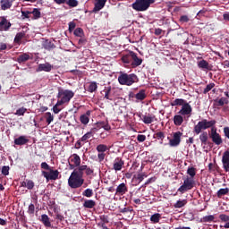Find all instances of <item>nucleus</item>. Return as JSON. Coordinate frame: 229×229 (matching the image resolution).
Here are the masks:
<instances>
[{
  "label": "nucleus",
  "instance_id": "f257e3e1",
  "mask_svg": "<svg viewBox=\"0 0 229 229\" xmlns=\"http://www.w3.org/2000/svg\"><path fill=\"white\" fill-rule=\"evenodd\" d=\"M41 169L45 170L42 171L41 174L47 182H49V180H58V176H60V172L58 170L53 169V166H50L47 163H41Z\"/></svg>",
  "mask_w": 229,
  "mask_h": 229
},
{
  "label": "nucleus",
  "instance_id": "f03ea898",
  "mask_svg": "<svg viewBox=\"0 0 229 229\" xmlns=\"http://www.w3.org/2000/svg\"><path fill=\"white\" fill-rule=\"evenodd\" d=\"M217 122L216 120H207L202 119L199 121L196 125H194L193 131L196 133V135H199L201 131H205V130H208L209 128H216V123Z\"/></svg>",
  "mask_w": 229,
  "mask_h": 229
},
{
  "label": "nucleus",
  "instance_id": "7ed1b4c3",
  "mask_svg": "<svg viewBox=\"0 0 229 229\" xmlns=\"http://www.w3.org/2000/svg\"><path fill=\"white\" fill-rule=\"evenodd\" d=\"M118 82L120 85H126L131 87L133 83H139V77L135 73H124L121 72L118 76Z\"/></svg>",
  "mask_w": 229,
  "mask_h": 229
},
{
  "label": "nucleus",
  "instance_id": "20e7f679",
  "mask_svg": "<svg viewBox=\"0 0 229 229\" xmlns=\"http://www.w3.org/2000/svg\"><path fill=\"white\" fill-rule=\"evenodd\" d=\"M74 98V93L71 89L60 88L57 94L58 105H69L71 99Z\"/></svg>",
  "mask_w": 229,
  "mask_h": 229
},
{
  "label": "nucleus",
  "instance_id": "39448f33",
  "mask_svg": "<svg viewBox=\"0 0 229 229\" xmlns=\"http://www.w3.org/2000/svg\"><path fill=\"white\" fill-rule=\"evenodd\" d=\"M154 3L155 0H136L132 4V8L136 10V12H146Z\"/></svg>",
  "mask_w": 229,
  "mask_h": 229
},
{
  "label": "nucleus",
  "instance_id": "423d86ee",
  "mask_svg": "<svg viewBox=\"0 0 229 229\" xmlns=\"http://www.w3.org/2000/svg\"><path fill=\"white\" fill-rule=\"evenodd\" d=\"M85 183V179L74 174H71L68 179V185L71 189H80Z\"/></svg>",
  "mask_w": 229,
  "mask_h": 229
},
{
  "label": "nucleus",
  "instance_id": "0eeeda50",
  "mask_svg": "<svg viewBox=\"0 0 229 229\" xmlns=\"http://www.w3.org/2000/svg\"><path fill=\"white\" fill-rule=\"evenodd\" d=\"M194 187V179L191 177H187L184 181L182 185L177 190L178 192L181 194H184L187 191H191Z\"/></svg>",
  "mask_w": 229,
  "mask_h": 229
},
{
  "label": "nucleus",
  "instance_id": "6e6552de",
  "mask_svg": "<svg viewBox=\"0 0 229 229\" xmlns=\"http://www.w3.org/2000/svg\"><path fill=\"white\" fill-rule=\"evenodd\" d=\"M209 138L216 146H221V144H223V138H221V134L218 133L217 128L216 127L211 129Z\"/></svg>",
  "mask_w": 229,
  "mask_h": 229
},
{
  "label": "nucleus",
  "instance_id": "1a4fd4ad",
  "mask_svg": "<svg viewBox=\"0 0 229 229\" xmlns=\"http://www.w3.org/2000/svg\"><path fill=\"white\" fill-rule=\"evenodd\" d=\"M182 135L183 132L180 131L173 132V138L169 140V146L171 148H178V145L182 142Z\"/></svg>",
  "mask_w": 229,
  "mask_h": 229
},
{
  "label": "nucleus",
  "instance_id": "9d476101",
  "mask_svg": "<svg viewBox=\"0 0 229 229\" xmlns=\"http://www.w3.org/2000/svg\"><path fill=\"white\" fill-rule=\"evenodd\" d=\"M108 146L105 144H99L97 146L96 150L98 151V159L99 162H103L105 160V157H106V151H109Z\"/></svg>",
  "mask_w": 229,
  "mask_h": 229
},
{
  "label": "nucleus",
  "instance_id": "9b49d317",
  "mask_svg": "<svg viewBox=\"0 0 229 229\" xmlns=\"http://www.w3.org/2000/svg\"><path fill=\"white\" fill-rule=\"evenodd\" d=\"M12 28V23L6 19V17L2 16L0 18V31H9Z\"/></svg>",
  "mask_w": 229,
  "mask_h": 229
},
{
  "label": "nucleus",
  "instance_id": "f8f14e48",
  "mask_svg": "<svg viewBox=\"0 0 229 229\" xmlns=\"http://www.w3.org/2000/svg\"><path fill=\"white\" fill-rule=\"evenodd\" d=\"M181 115H191L192 114V106L188 102L182 106L181 110L178 112Z\"/></svg>",
  "mask_w": 229,
  "mask_h": 229
},
{
  "label": "nucleus",
  "instance_id": "ddd939ff",
  "mask_svg": "<svg viewBox=\"0 0 229 229\" xmlns=\"http://www.w3.org/2000/svg\"><path fill=\"white\" fill-rule=\"evenodd\" d=\"M52 70L53 65H51L49 63H45L38 64V68L36 69V72H42V71L45 72H51Z\"/></svg>",
  "mask_w": 229,
  "mask_h": 229
},
{
  "label": "nucleus",
  "instance_id": "4468645a",
  "mask_svg": "<svg viewBox=\"0 0 229 229\" xmlns=\"http://www.w3.org/2000/svg\"><path fill=\"white\" fill-rule=\"evenodd\" d=\"M157 120V116L153 114H145L141 116V121H143L144 124H151L152 123H155Z\"/></svg>",
  "mask_w": 229,
  "mask_h": 229
},
{
  "label": "nucleus",
  "instance_id": "2eb2a0df",
  "mask_svg": "<svg viewBox=\"0 0 229 229\" xmlns=\"http://www.w3.org/2000/svg\"><path fill=\"white\" fill-rule=\"evenodd\" d=\"M199 139L200 140L201 146H203V149L206 148L207 144H212L208 141V132L205 131L200 132Z\"/></svg>",
  "mask_w": 229,
  "mask_h": 229
},
{
  "label": "nucleus",
  "instance_id": "dca6fc26",
  "mask_svg": "<svg viewBox=\"0 0 229 229\" xmlns=\"http://www.w3.org/2000/svg\"><path fill=\"white\" fill-rule=\"evenodd\" d=\"M126 192H128V186H126V183L122 182L116 187V190H115L116 196H124Z\"/></svg>",
  "mask_w": 229,
  "mask_h": 229
},
{
  "label": "nucleus",
  "instance_id": "f3484780",
  "mask_svg": "<svg viewBox=\"0 0 229 229\" xmlns=\"http://www.w3.org/2000/svg\"><path fill=\"white\" fill-rule=\"evenodd\" d=\"M103 92L105 99L114 101V89H112V87H105Z\"/></svg>",
  "mask_w": 229,
  "mask_h": 229
},
{
  "label": "nucleus",
  "instance_id": "a211bd4d",
  "mask_svg": "<svg viewBox=\"0 0 229 229\" xmlns=\"http://www.w3.org/2000/svg\"><path fill=\"white\" fill-rule=\"evenodd\" d=\"M131 56H132L131 62V67L135 68V67H139V65H142V58H140L139 56H137V53L132 52Z\"/></svg>",
  "mask_w": 229,
  "mask_h": 229
},
{
  "label": "nucleus",
  "instance_id": "6ab92c4d",
  "mask_svg": "<svg viewBox=\"0 0 229 229\" xmlns=\"http://www.w3.org/2000/svg\"><path fill=\"white\" fill-rule=\"evenodd\" d=\"M222 164L224 171H225V173H229V152H224L222 157Z\"/></svg>",
  "mask_w": 229,
  "mask_h": 229
},
{
  "label": "nucleus",
  "instance_id": "aec40b11",
  "mask_svg": "<svg viewBox=\"0 0 229 229\" xmlns=\"http://www.w3.org/2000/svg\"><path fill=\"white\" fill-rule=\"evenodd\" d=\"M86 169H87V165H79L72 171V174H75L76 176H80L81 178H83V174Z\"/></svg>",
  "mask_w": 229,
  "mask_h": 229
},
{
  "label": "nucleus",
  "instance_id": "412c9836",
  "mask_svg": "<svg viewBox=\"0 0 229 229\" xmlns=\"http://www.w3.org/2000/svg\"><path fill=\"white\" fill-rule=\"evenodd\" d=\"M97 3L95 4V6L93 8V13H98L100 10H103L105 8V4H106V0H96Z\"/></svg>",
  "mask_w": 229,
  "mask_h": 229
},
{
  "label": "nucleus",
  "instance_id": "4be33fe9",
  "mask_svg": "<svg viewBox=\"0 0 229 229\" xmlns=\"http://www.w3.org/2000/svg\"><path fill=\"white\" fill-rule=\"evenodd\" d=\"M30 142V140L26 136H20L14 140V144L16 146H24Z\"/></svg>",
  "mask_w": 229,
  "mask_h": 229
},
{
  "label": "nucleus",
  "instance_id": "5701e85b",
  "mask_svg": "<svg viewBox=\"0 0 229 229\" xmlns=\"http://www.w3.org/2000/svg\"><path fill=\"white\" fill-rule=\"evenodd\" d=\"M96 131H98L97 128L91 129L89 132H87L81 138V142H89V139L94 137V133H96Z\"/></svg>",
  "mask_w": 229,
  "mask_h": 229
},
{
  "label": "nucleus",
  "instance_id": "b1692460",
  "mask_svg": "<svg viewBox=\"0 0 229 229\" xmlns=\"http://www.w3.org/2000/svg\"><path fill=\"white\" fill-rule=\"evenodd\" d=\"M123 165H124V161L120 157H117L114 159L113 169L114 171H121V169H123Z\"/></svg>",
  "mask_w": 229,
  "mask_h": 229
},
{
  "label": "nucleus",
  "instance_id": "393cba45",
  "mask_svg": "<svg viewBox=\"0 0 229 229\" xmlns=\"http://www.w3.org/2000/svg\"><path fill=\"white\" fill-rule=\"evenodd\" d=\"M70 162L71 164H74L75 165H77V167H80V165H81V157H80L78 154H72L70 157Z\"/></svg>",
  "mask_w": 229,
  "mask_h": 229
},
{
  "label": "nucleus",
  "instance_id": "a878e982",
  "mask_svg": "<svg viewBox=\"0 0 229 229\" xmlns=\"http://www.w3.org/2000/svg\"><path fill=\"white\" fill-rule=\"evenodd\" d=\"M198 67L199 69H206V71H212V68H210V64L205 59H202L198 63Z\"/></svg>",
  "mask_w": 229,
  "mask_h": 229
},
{
  "label": "nucleus",
  "instance_id": "bb28decb",
  "mask_svg": "<svg viewBox=\"0 0 229 229\" xmlns=\"http://www.w3.org/2000/svg\"><path fill=\"white\" fill-rule=\"evenodd\" d=\"M30 58H31V57L27 53H23L17 57L16 62H18V64H24V63L28 62V60H30Z\"/></svg>",
  "mask_w": 229,
  "mask_h": 229
},
{
  "label": "nucleus",
  "instance_id": "cd10ccee",
  "mask_svg": "<svg viewBox=\"0 0 229 229\" xmlns=\"http://www.w3.org/2000/svg\"><path fill=\"white\" fill-rule=\"evenodd\" d=\"M174 124L175 126H182V124H183V115L181 114H175L174 116Z\"/></svg>",
  "mask_w": 229,
  "mask_h": 229
},
{
  "label": "nucleus",
  "instance_id": "c85d7f7f",
  "mask_svg": "<svg viewBox=\"0 0 229 229\" xmlns=\"http://www.w3.org/2000/svg\"><path fill=\"white\" fill-rule=\"evenodd\" d=\"M89 117H90V111L89 110L87 111L86 114H81L80 116V121H81V124H87L90 121V119Z\"/></svg>",
  "mask_w": 229,
  "mask_h": 229
},
{
  "label": "nucleus",
  "instance_id": "c756f323",
  "mask_svg": "<svg viewBox=\"0 0 229 229\" xmlns=\"http://www.w3.org/2000/svg\"><path fill=\"white\" fill-rule=\"evenodd\" d=\"M148 96L146 95V89H140L134 98L137 99V101H144Z\"/></svg>",
  "mask_w": 229,
  "mask_h": 229
},
{
  "label": "nucleus",
  "instance_id": "7c9ffc66",
  "mask_svg": "<svg viewBox=\"0 0 229 229\" xmlns=\"http://www.w3.org/2000/svg\"><path fill=\"white\" fill-rule=\"evenodd\" d=\"M98 128H103L106 131H110L112 130V126L108 123V121L106 122H98L97 123Z\"/></svg>",
  "mask_w": 229,
  "mask_h": 229
},
{
  "label": "nucleus",
  "instance_id": "2f4dec72",
  "mask_svg": "<svg viewBox=\"0 0 229 229\" xmlns=\"http://www.w3.org/2000/svg\"><path fill=\"white\" fill-rule=\"evenodd\" d=\"M21 187H26V189H29V191L33 190L35 187V182L32 180H26L21 182Z\"/></svg>",
  "mask_w": 229,
  "mask_h": 229
},
{
  "label": "nucleus",
  "instance_id": "473e14b6",
  "mask_svg": "<svg viewBox=\"0 0 229 229\" xmlns=\"http://www.w3.org/2000/svg\"><path fill=\"white\" fill-rule=\"evenodd\" d=\"M133 51H130L128 54L122 56V62L123 64H131V58H132Z\"/></svg>",
  "mask_w": 229,
  "mask_h": 229
},
{
  "label": "nucleus",
  "instance_id": "72a5a7b5",
  "mask_svg": "<svg viewBox=\"0 0 229 229\" xmlns=\"http://www.w3.org/2000/svg\"><path fill=\"white\" fill-rule=\"evenodd\" d=\"M40 221L43 223L44 226H47V228H51V221H49V216L47 215H41Z\"/></svg>",
  "mask_w": 229,
  "mask_h": 229
},
{
  "label": "nucleus",
  "instance_id": "f704fd0d",
  "mask_svg": "<svg viewBox=\"0 0 229 229\" xmlns=\"http://www.w3.org/2000/svg\"><path fill=\"white\" fill-rule=\"evenodd\" d=\"M43 47L44 49H46L47 51H51V49H55L56 47V46L55 45V43L51 42L50 40L47 39L44 43H43Z\"/></svg>",
  "mask_w": 229,
  "mask_h": 229
},
{
  "label": "nucleus",
  "instance_id": "c9c22d12",
  "mask_svg": "<svg viewBox=\"0 0 229 229\" xmlns=\"http://www.w3.org/2000/svg\"><path fill=\"white\" fill-rule=\"evenodd\" d=\"M187 103V100L183 98H176L175 100L171 102V106H182Z\"/></svg>",
  "mask_w": 229,
  "mask_h": 229
},
{
  "label": "nucleus",
  "instance_id": "e433bc0d",
  "mask_svg": "<svg viewBox=\"0 0 229 229\" xmlns=\"http://www.w3.org/2000/svg\"><path fill=\"white\" fill-rule=\"evenodd\" d=\"M0 4L2 10H8L12 8V2H10V0H1Z\"/></svg>",
  "mask_w": 229,
  "mask_h": 229
},
{
  "label": "nucleus",
  "instance_id": "4c0bfd02",
  "mask_svg": "<svg viewBox=\"0 0 229 229\" xmlns=\"http://www.w3.org/2000/svg\"><path fill=\"white\" fill-rule=\"evenodd\" d=\"M84 208H94L96 202L93 199H86L83 203Z\"/></svg>",
  "mask_w": 229,
  "mask_h": 229
},
{
  "label": "nucleus",
  "instance_id": "58836bf2",
  "mask_svg": "<svg viewBox=\"0 0 229 229\" xmlns=\"http://www.w3.org/2000/svg\"><path fill=\"white\" fill-rule=\"evenodd\" d=\"M26 37V33L24 32H18L14 38L15 44H21V40H22Z\"/></svg>",
  "mask_w": 229,
  "mask_h": 229
},
{
  "label": "nucleus",
  "instance_id": "ea45409f",
  "mask_svg": "<svg viewBox=\"0 0 229 229\" xmlns=\"http://www.w3.org/2000/svg\"><path fill=\"white\" fill-rule=\"evenodd\" d=\"M228 192H229L228 188H222L217 191L216 196H217V198H223V196H226V194H228Z\"/></svg>",
  "mask_w": 229,
  "mask_h": 229
},
{
  "label": "nucleus",
  "instance_id": "a19ab883",
  "mask_svg": "<svg viewBox=\"0 0 229 229\" xmlns=\"http://www.w3.org/2000/svg\"><path fill=\"white\" fill-rule=\"evenodd\" d=\"M153 137L154 139L161 140V144H163L164 139H165V134L164 133V131H158L156 132Z\"/></svg>",
  "mask_w": 229,
  "mask_h": 229
},
{
  "label": "nucleus",
  "instance_id": "79ce46f5",
  "mask_svg": "<svg viewBox=\"0 0 229 229\" xmlns=\"http://www.w3.org/2000/svg\"><path fill=\"white\" fill-rule=\"evenodd\" d=\"M33 15L34 20L40 19L42 13H40V9L34 8L32 12H30Z\"/></svg>",
  "mask_w": 229,
  "mask_h": 229
},
{
  "label": "nucleus",
  "instance_id": "37998d69",
  "mask_svg": "<svg viewBox=\"0 0 229 229\" xmlns=\"http://www.w3.org/2000/svg\"><path fill=\"white\" fill-rule=\"evenodd\" d=\"M187 205V199L177 200V202L174 205V208H182Z\"/></svg>",
  "mask_w": 229,
  "mask_h": 229
},
{
  "label": "nucleus",
  "instance_id": "c03bdc74",
  "mask_svg": "<svg viewBox=\"0 0 229 229\" xmlns=\"http://www.w3.org/2000/svg\"><path fill=\"white\" fill-rule=\"evenodd\" d=\"M82 196H85L86 198H92L94 196V191L88 188L82 192Z\"/></svg>",
  "mask_w": 229,
  "mask_h": 229
},
{
  "label": "nucleus",
  "instance_id": "a18cd8bd",
  "mask_svg": "<svg viewBox=\"0 0 229 229\" xmlns=\"http://www.w3.org/2000/svg\"><path fill=\"white\" fill-rule=\"evenodd\" d=\"M160 217H161L160 214L159 213H156V214L151 216L150 221L152 223H155V224L159 223Z\"/></svg>",
  "mask_w": 229,
  "mask_h": 229
},
{
  "label": "nucleus",
  "instance_id": "49530a36",
  "mask_svg": "<svg viewBox=\"0 0 229 229\" xmlns=\"http://www.w3.org/2000/svg\"><path fill=\"white\" fill-rule=\"evenodd\" d=\"M214 219H216V217L214 216V215H209V216H204L201 221L202 223H212V221H214Z\"/></svg>",
  "mask_w": 229,
  "mask_h": 229
},
{
  "label": "nucleus",
  "instance_id": "de8ad7c7",
  "mask_svg": "<svg viewBox=\"0 0 229 229\" xmlns=\"http://www.w3.org/2000/svg\"><path fill=\"white\" fill-rule=\"evenodd\" d=\"M216 87V83L211 82L207 85V87L204 89L203 94H208L210 90H212Z\"/></svg>",
  "mask_w": 229,
  "mask_h": 229
},
{
  "label": "nucleus",
  "instance_id": "09e8293b",
  "mask_svg": "<svg viewBox=\"0 0 229 229\" xmlns=\"http://www.w3.org/2000/svg\"><path fill=\"white\" fill-rule=\"evenodd\" d=\"M45 119L47 124H49L50 123H53V121L55 120V117L53 116V114H51L50 112H47L45 114Z\"/></svg>",
  "mask_w": 229,
  "mask_h": 229
},
{
  "label": "nucleus",
  "instance_id": "8fccbe9b",
  "mask_svg": "<svg viewBox=\"0 0 229 229\" xmlns=\"http://www.w3.org/2000/svg\"><path fill=\"white\" fill-rule=\"evenodd\" d=\"M225 105H228V99H226V98H221L216 102V106H225Z\"/></svg>",
  "mask_w": 229,
  "mask_h": 229
},
{
  "label": "nucleus",
  "instance_id": "3c124183",
  "mask_svg": "<svg viewBox=\"0 0 229 229\" xmlns=\"http://www.w3.org/2000/svg\"><path fill=\"white\" fill-rule=\"evenodd\" d=\"M98 90V83L91 82L89 86L88 91L89 92H96Z\"/></svg>",
  "mask_w": 229,
  "mask_h": 229
},
{
  "label": "nucleus",
  "instance_id": "603ef678",
  "mask_svg": "<svg viewBox=\"0 0 229 229\" xmlns=\"http://www.w3.org/2000/svg\"><path fill=\"white\" fill-rule=\"evenodd\" d=\"M187 174H189L191 179L194 178V176H196V168L189 167L187 170Z\"/></svg>",
  "mask_w": 229,
  "mask_h": 229
},
{
  "label": "nucleus",
  "instance_id": "864d4df0",
  "mask_svg": "<svg viewBox=\"0 0 229 229\" xmlns=\"http://www.w3.org/2000/svg\"><path fill=\"white\" fill-rule=\"evenodd\" d=\"M66 4L71 6V8H76L78 6V0H68L66 1Z\"/></svg>",
  "mask_w": 229,
  "mask_h": 229
},
{
  "label": "nucleus",
  "instance_id": "5fc2aeb1",
  "mask_svg": "<svg viewBox=\"0 0 229 229\" xmlns=\"http://www.w3.org/2000/svg\"><path fill=\"white\" fill-rule=\"evenodd\" d=\"M27 112H28V109L26 107H21L16 111L15 115H19V116L24 115V114Z\"/></svg>",
  "mask_w": 229,
  "mask_h": 229
},
{
  "label": "nucleus",
  "instance_id": "6e6d98bb",
  "mask_svg": "<svg viewBox=\"0 0 229 229\" xmlns=\"http://www.w3.org/2000/svg\"><path fill=\"white\" fill-rule=\"evenodd\" d=\"M219 169V166L216 164H212V163H209L208 164V171H210V173H214V171H217Z\"/></svg>",
  "mask_w": 229,
  "mask_h": 229
},
{
  "label": "nucleus",
  "instance_id": "4d7b16f0",
  "mask_svg": "<svg viewBox=\"0 0 229 229\" xmlns=\"http://www.w3.org/2000/svg\"><path fill=\"white\" fill-rule=\"evenodd\" d=\"M62 105L64 104H58V100L56 102V104L53 106V112L54 114H60V112L62 111L61 108H58V106H62Z\"/></svg>",
  "mask_w": 229,
  "mask_h": 229
},
{
  "label": "nucleus",
  "instance_id": "13d9d810",
  "mask_svg": "<svg viewBox=\"0 0 229 229\" xmlns=\"http://www.w3.org/2000/svg\"><path fill=\"white\" fill-rule=\"evenodd\" d=\"M2 174H4V176H8V174H10V166L4 165L2 167Z\"/></svg>",
  "mask_w": 229,
  "mask_h": 229
},
{
  "label": "nucleus",
  "instance_id": "bf43d9fd",
  "mask_svg": "<svg viewBox=\"0 0 229 229\" xmlns=\"http://www.w3.org/2000/svg\"><path fill=\"white\" fill-rule=\"evenodd\" d=\"M73 34L75 35V37H83V29L81 28L75 29Z\"/></svg>",
  "mask_w": 229,
  "mask_h": 229
},
{
  "label": "nucleus",
  "instance_id": "052dcab7",
  "mask_svg": "<svg viewBox=\"0 0 229 229\" xmlns=\"http://www.w3.org/2000/svg\"><path fill=\"white\" fill-rule=\"evenodd\" d=\"M144 178H148V175L146 174V173L138 174L137 180H139L140 183V182L144 181Z\"/></svg>",
  "mask_w": 229,
  "mask_h": 229
},
{
  "label": "nucleus",
  "instance_id": "680f3d73",
  "mask_svg": "<svg viewBox=\"0 0 229 229\" xmlns=\"http://www.w3.org/2000/svg\"><path fill=\"white\" fill-rule=\"evenodd\" d=\"M219 219L222 220L224 223H228L229 216L225 214L219 215Z\"/></svg>",
  "mask_w": 229,
  "mask_h": 229
},
{
  "label": "nucleus",
  "instance_id": "e2e57ef3",
  "mask_svg": "<svg viewBox=\"0 0 229 229\" xmlns=\"http://www.w3.org/2000/svg\"><path fill=\"white\" fill-rule=\"evenodd\" d=\"M30 15H31V12L21 11V17H23V19H30Z\"/></svg>",
  "mask_w": 229,
  "mask_h": 229
},
{
  "label": "nucleus",
  "instance_id": "0e129e2a",
  "mask_svg": "<svg viewBox=\"0 0 229 229\" xmlns=\"http://www.w3.org/2000/svg\"><path fill=\"white\" fill-rule=\"evenodd\" d=\"M28 214H30V215L35 214V205L34 204L29 205Z\"/></svg>",
  "mask_w": 229,
  "mask_h": 229
},
{
  "label": "nucleus",
  "instance_id": "69168bd1",
  "mask_svg": "<svg viewBox=\"0 0 229 229\" xmlns=\"http://www.w3.org/2000/svg\"><path fill=\"white\" fill-rule=\"evenodd\" d=\"M121 214H126V212H133V208H123L120 209Z\"/></svg>",
  "mask_w": 229,
  "mask_h": 229
},
{
  "label": "nucleus",
  "instance_id": "338daca9",
  "mask_svg": "<svg viewBox=\"0 0 229 229\" xmlns=\"http://www.w3.org/2000/svg\"><path fill=\"white\" fill-rule=\"evenodd\" d=\"M138 142H144L146 140V135L144 134H139L137 136Z\"/></svg>",
  "mask_w": 229,
  "mask_h": 229
},
{
  "label": "nucleus",
  "instance_id": "774afa93",
  "mask_svg": "<svg viewBox=\"0 0 229 229\" xmlns=\"http://www.w3.org/2000/svg\"><path fill=\"white\" fill-rule=\"evenodd\" d=\"M189 16H187V15H182V16H181L180 17V22H189Z\"/></svg>",
  "mask_w": 229,
  "mask_h": 229
}]
</instances>
